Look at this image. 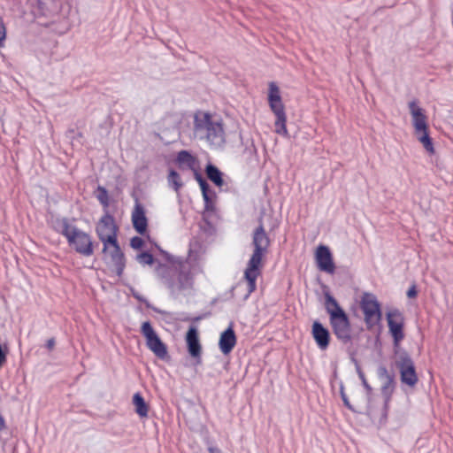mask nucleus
<instances>
[{
  "label": "nucleus",
  "instance_id": "obj_1",
  "mask_svg": "<svg viewBox=\"0 0 453 453\" xmlns=\"http://www.w3.org/2000/svg\"><path fill=\"white\" fill-rule=\"evenodd\" d=\"M251 245L253 251L243 272V279L248 285V294L245 298L257 289V280L262 273L265 259L271 245V240L262 219H259V225L253 230Z\"/></svg>",
  "mask_w": 453,
  "mask_h": 453
},
{
  "label": "nucleus",
  "instance_id": "obj_2",
  "mask_svg": "<svg viewBox=\"0 0 453 453\" xmlns=\"http://www.w3.org/2000/svg\"><path fill=\"white\" fill-rule=\"evenodd\" d=\"M318 280L324 296V307L329 317V324L337 340L342 344L352 341V326L349 314L342 307L337 299L332 295L329 287Z\"/></svg>",
  "mask_w": 453,
  "mask_h": 453
},
{
  "label": "nucleus",
  "instance_id": "obj_3",
  "mask_svg": "<svg viewBox=\"0 0 453 453\" xmlns=\"http://www.w3.org/2000/svg\"><path fill=\"white\" fill-rule=\"evenodd\" d=\"M359 307L364 314V321L368 331L374 332L375 344H381L380 335L382 325V304L377 296L370 292H364L361 296Z\"/></svg>",
  "mask_w": 453,
  "mask_h": 453
},
{
  "label": "nucleus",
  "instance_id": "obj_4",
  "mask_svg": "<svg viewBox=\"0 0 453 453\" xmlns=\"http://www.w3.org/2000/svg\"><path fill=\"white\" fill-rule=\"evenodd\" d=\"M267 100L271 111L276 117L274 122L275 133L284 137H289L287 129L285 106L282 103L280 88L274 81L269 83Z\"/></svg>",
  "mask_w": 453,
  "mask_h": 453
},
{
  "label": "nucleus",
  "instance_id": "obj_5",
  "mask_svg": "<svg viewBox=\"0 0 453 453\" xmlns=\"http://www.w3.org/2000/svg\"><path fill=\"white\" fill-rule=\"evenodd\" d=\"M393 354L395 357V365L398 369L402 385L414 388L419 379L411 354L405 349L394 351Z\"/></svg>",
  "mask_w": 453,
  "mask_h": 453
},
{
  "label": "nucleus",
  "instance_id": "obj_6",
  "mask_svg": "<svg viewBox=\"0 0 453 453\" xmlns=\"http://www.w3.org/2000/svg\"><path fill=\"white\" fill-rule=\"evenodd\" d=\"M140 334L144 337L147 348L157 358L164 361L170 359L167 345L161 340L150 320L142 323Z\"/></svg>",
  "mask_w": 453,
  "mask_h": 453
},
{
  "label": "nucleus",
  "instance_id": "obj_7",
  "mask_svg": "<svg viewBox=\"0 0 453 453\" xmlns=\"http://www.w3.org/2000/svg\"><path fill=\"white\" fill-rule=\"evenodd\" d=\"M385 316L388 327V334L393 340V352L403 349L401 347V342L405 337V319L403 313L398 308H390L386 311Z\"/></svg>",
  "mask_w": 453,
  "mask_h": 453
},
{
  "label": "nucleus",
  "instance_id": "obj_8",
  "mask_svg": "<svg viewBox=\"0 0 453 453\" xmlns=\"http://www.w3.org/2000/svg\"><path fill=\"white\" fill-rule=\"evenodd\" d=\"M103 259L107 265L114 266L116 274L122 276L126 268L127 259L121 250L118 239H111L108 242L103 243Z\"/></svg>",
  "mask_w": 453,
  "mask_h": 453
},
{
  "label": "nucleus",
  "instance_id": "obj_9",
  "mask_svg": "<svg viewBox=\"0 0 453 453\" xmlns=\"http://www.w3.org/2000/svg\"><path fill=\"white\" fill-rule=\"evenodd\" d=\"M66 240L68 245L73 249L75 252L84 257H90L94 254V242L91 236L76 226H72V230L66 237Z\"/></svg>",
  "mask_w": 453,
  "mask_h": 453
},
{
  "label": "nucleus",
  "instance_id": "obj_10",
  "mask_svg": "<svg viewBox=\"0 0 453 453\" xmlns=\"http://www.w3.org/2000/svg\"><path fill=\"white\" fill-rule=\"evenodd\" d=\"M187 352L190 357V365L197 367L203 364V347L199 338L198 329L196 326H189L185 334Z\"/></svg>",
  "mask_w": 453,
  "mask_h": 453
},
{
  "label": "nucleus",
  "instance_id": "obj_11",
  "mask_svg": "<svg viewBox=\"0 0 453 453\" xmlns=\"http://www.w3.org/2000/svg\"><path fill=\"white\" fill-rule=\"evenodd\" d=\"M131 196L134 200V207L131 216L133 227L137 234L142 236H145L150 242V236L148 230L149 220L146 216L145 208L141 203L139 196L135 191L132 192Z\"/></svg>",
  "mask_w": 453,
  "mask_h": 453
},
{
  "label": "nucleus",
  "instance_id": "obj_12",
  "mask_svg": "<svg viewBox=\"0 0 453 453\" xmlns=\"http://www.w3.org/2000/svg\"><path fill=\"white\" fill-rule=\"evenodd\" d=\"M119 226L115 223L113 215L108 211L99 219L96 233L102 243L108 242L111 239H118Z\"/></svg>",
  "mask_w": 453,
  "mask_h": 453
},
{
  "label": "nucleus",
  "instance_id": "obj_13",
  "mask_svg": "<svg viewBox=\"0 0 453 453\" xmlns=\"http://www.w3.org/2000/svg\"><path fill=\"white\" fill-rule=\"evenodd\" d=\"M314 258L318 269L321 272L334 274L335 272V264L333 253L330 248L324 244H319L315 250Z\"/></svg>",
  "mask_w": 453,
  "mask_h": 453
},
{
  "label": "nucleus",
  "instance_id": "obj_14",
  "mask_svg": "<svg viewBox=\"0 0 453 453\" xmlns=\"http://www.w3.org/2000/svg\"><path fill=\"white\" fill-rule=\"evenodd\" d=\"M311 334L320 350L328 349L332 339L331 333L320 320L316 319L312 322Z\"/></svg>",
  "mask_w": 453,
  "mask_h": 453
},
{
  "label": "nucleus",
  "instance_id": "obj_15",
  "mask_svg": "<svg viewBox=\"0 0 453 453\" xmlns=\"http://www.w3.org/2000/svg\"><path fill=\"white\" fill-rule=\"evenodd\" d=\"M237 343V336L234 329V322H230L227 327L222 331L219 339V349L220 352L227 356L229 355Z\"/></svg>",
  "mask_w": 453,
  "mask_h": 453
},
{
  "label": "nucleus",
  "instance_id": "obj_16",
  "mask_svg": "<svg viewBox=\"0 0 453 453\" xmlns=\"http://www.w3.org/2000/svg\"><path fill=\"white\" fill-rule=\"evenodd\" d=\"M175 278L177 281L175 280L174 290L180 292L192 287L193 277L187 262L178 261V265H176Z\"/></svg>",
  "mask_w": 453,
  "mask_h": 453
},
{
  "label": "nucleus",
  "instance_id": "obj_17",
  "mask_svg": "<svg viewBox=\"0 0 453 453\" xmlns=\"http://www.w3.org/2000/svg\"><path fill=\"white\" fill-rule=\"evenodd\" d=\"M31 12L35 17H47L58 12L59 4L57 0H29Z\"/></svg>",
  "mask_w": 453,
  "mask_h": 453
},
{
  "label": "nucleus",
  "instance_id": "obj_18",
  "mask_svg": "<svg viewBox=\"0 0 453 453\" xmlns=\"http://www.w3.org/2000/svg\"><path fill=\"white\" fill-rule=\"evenodd\" d=\"M408 106L410 113L412 118V126L414 127L415 132L428 129L429 127L427 124L425 111L418 104V101L416 99L411 101Z\"/></svg>",
  "mask_w": 453,
  "mask_h": 453
},
{
  "label": "nucleus",
  "instance_id": "obj_19",
  "mask_svg": "<svg viewBox=\"0 0 453 453\" xmlns=\"http://www.w3.org/2000/svg\"><path fill=\"white\" fill-rule=\"evenodd\" d=\"M203 138H206L211 145L220 147L225 143V131L223 124L220 121H212L209 128L203 134Z\"/></svg>",
  "mask_w": 453,
  "mask_h": 453
},
{
  "label": "nucleus",
  "instance_id": "obj_20",
  "mask_svg": "<svg viewBox=\"0 0 453 453\" xmlns=\"http://www.w3.org/2000/svg\"><path fill=\"white\" fill-rule=\"evenodd\" d=\"M377 376L380 380H385L380 388L382 396H392L395 388V374L390 373L385 365H380L377 368Z\"/></svg>",
  "mask_w": 453,
  "mask_h": 453
},
{
  "label": "nucleus",
  "instance_id": "obj_21",
  "mask_svg": "<svg viewBox=\"0 0 453 453\" xmlns=\"http://www.w3.org/2000/svg\"><path fill=\"white\" fill-rule=\"evenodd\" d=\"M155 272L157 277L163 280L166 287L172 291H174L176 267L173 269L158 261L155 268Z\"/></svg>",
  "mask_w": 453,
  "mask_h": 453
},
{
  "label": "nucleus",
  "instance_id": "obj_22",
  "mask_svg": "<svg viewBox=\"0 0 453 453\" xmlns=\"http://www.w3.org/2000/svg\"><path fill=\"white\" fill-rule=\"evenodd\" d=\"M213 119L209 112H198L194 116V131L196 136L203 138V134L211 125Z\"/></svg>",
  "mask_w": 453,
  "mask_h": 453
},
{
  "label": "nucleus",
  "instance_id": "obj_23",
  "mask_svg": "<svg viewBox=\"0 0 453 453\" xmlns=\"http://www.w3.org/2000/svg\"><path fill=\"white\" fill-rule=\"evenodd\" d=\"M204 172L208 180H210L216 187L221 189L225 185L223 172L211 161L206 164Z\"/></svg>",
  "mask_w": 453,
  "mask_h": 453
},
{
  "label": "nucleus",
  "instance_id": "obj_24",
  "mask_svg": "<svg viewBox=\"0 0 453 453\" xmlns=\"http://www.w3.org/2000/svg\"><path fill=\"white\" fill-rule=\"evenodd\" d=\"M49 224L55 232L62 234L65 238L69 235L73 226H70L69 219L67 218H61L54 215L50 217Z\"/></svg>",
  "mask_w": 453,
  "mask_h": 453
},
{
  "label": "nucleus",
  "instance_id": "obj_25",
  "mask_svg": "<svg viewBox=\"0 0 453 453\" xmlns=\"http://www.w3.org/2000/svg\"><path fill=\"white\" fill-rule=\"evenodd\" d=\"M175 163L180 169L186 166L188 169L191 170L196 166L198 160L197 157L194 156L191 151L187 150H181L178 152L176 156Z\"/></svg>",
  "mask_w": 453,
  "mask_h": 453
},
{
  "label": "nucleus",
  "instance_id": "obj_26",
  "mask_svg": "<svg viewBox=\"0 0 453 453\" xmlns=\"http://www.w3.org/2000/svg\"><path fill=\"white\" fill-rule=\"evenodd\" d=\"M132 403L134 407L135 413L140 418H142L148 417L149 404L146 403L141 392H136L133 395Z\"/></svg>",
  "mask_w": 453,
  "mask_h": 453
},
{
  "label": "nucleus",
  "instance_id": "obj_27",
  "mask_svg": "<svg viewBox=\"0 0 453 453\" xmlns=\"http://www.w3.org/2000/svg\"><path fill=\"white\" fill-rule=\"evenodd\" d=\"M417 139L423 145L426 152L430 155L435 153L433 138L429 134V128L419 132H415Z\"/></svg>",
  "mask_w": 453,
  "mask_h": 453
},
{
  "label": "nucleus",
  "instance_id": "obj_28",
  "mask_svg": "<svg viewBox=\"0 0 453 453\" xmlns=\"http://www.w3.org/2000/svg\"><path fill=\"white\" fill-rule=\"evenodd\" d=\"M202 196L205 212L214 211L216 210L215 202L217 199V194L215 190L211 188L208 190L207 193H203Z\"/></svg>",
  "mask_w": 453,
  "mask_h": 453
},
{
  "label": "nucleus",
  "instance_id": "obj_29",
  "mask_svg": "<svg viewBox=\"0 0 453 453\" xmlns=\"http://www.w3.org/2000/svg\"><path fill=\"white\" fill-rule=\"evenodd\" d=\"M167 181L169 187L176 192H179L183 186L180 173L173 168L168 170Z\"/></svg>",
  "mask_w": 453,
  "mask_h": 453
},
{
  "label": "nucleus",
  "instance_id": "obj_30",
  "mask_svg": "<svg viewBox=\"0 0 453 453\" xmlns=\"http://www.w3.org/2000/svg\"><path fill=\"white\" fill-rule=\"evenodd\" d=\"M95 196L104 208H108L110 205V197L108 190L105 187L98 185L95 190Z\"/></svg>",
  "mask_w": 453,
  "mask_h": 453
},
{
  "label": "nucleus",
  "instance_id": "obj_31",
  "mask_svg": "<svg viewBox=\"0 0 453 453\" xmlns=\"http://www.w3.org/2000/svg\"><path fill=\"white\" fill-rule=\"evenodd\" d=\"M135 259L143 265H153L158 261L150 250H143L136 255Z\"/></svg>",
  "mask_w": 453,
  "mask_h": 453
},
{
  "label": "nucleus",
  "instance_id": "obj_32",
  "mask_svg": "<svg viewBox=\"0 0 453 453\" xmlns=\"http://www.w3.org/2000/svg\"><path fill=\"white\" fill-rule=\"evenodd\" d=\"M131 293L134 298L137 301L145 304L146 308L152 310L153 311L160 314H170L169 312L163 311L154 305H152L144 296L138 293L134 288H131Z\"/></svg>",
  "mask_w": 453,
  "mask_h": 453
},
{
  "label": "nucleus",
  "instance_id": "obj_33",
  "mask_svg": "<svg viewBox=\"0 0 453 453\" xmlns=\"http://www.w3.org/2000/svg\"><path fill=\"white\" fill-rule=\"evenodd\" d=\"M353 362L355 363L356 365V369H357V375L362 382V385L363 387L365 388V391H366V395H367V397L370 399L372 394V388L371 387V385L368 383L366 378H365V375L364 373V372L362 371L361 367L359 366L357 359L355 357L352 358Z\"/></svg>",
  "mask_w": 453,
  "mask_h": 453
},
{
  "label": "nucleus",
  "instance_id": "obj_34",
  "mask_svg": "<svg viewBox=\"0 0 453 453\" xmlns=\"http://www.w3.org/2000/svg\"><path fill=\"white\" fill-rule=\"evenodd\" d=\"M210 314H211L210 312H207V313L200 314L196 317H191L187 312H179V313H177V316L174 319L179 321H182V322L191 321L193 323H196V322H198V321L207 318Z\"/></svg>",
  "mask_w": 453,
  "mask_h": 453
},
{
  "label": "nucleus",
  "instance_id": "obj_35",
  "mask_svg": "<svg viewBox=\"0 0 453 453\" xmlns=\"http://www.w3.org/2000/svg\"><path fill=\"white\" fill-rule=\"evenodd\" d=\"M242 143L245 146L243 153L251 157L257 153V149L255 147L254 142L252 139H247L244 143L242 137L241 136Z\"/></svg>",
  "mask_w": 453,
  "mask_h": 453
},
{
  "label": "nucleus",
  "instance_id": "obj_36",
  "mask_svg": "<svg viewBox=\"0 0 453 453\" xmlns=\"http://www.w3.org/2000/svg\"><path fill=\"white\" fill-rule=\"evenodd\" d=\"M154 244L157 247V249L159 250L160 254L164 257V258L167 262L171 263L172 265H178V261H182L181 259L174 257L169 252L161 249V247L159 245H157L156 242Z\"/></svg>",
  "mask_w": 453,
  "mask_h": 453
},
{
  "label": "nucleus",
  "instance_id": "obj_37",
  "mask_svg": "<svg viewBox=\"0 0 453 453\" xmlns=\"http://www.w3.org/2000/svg\"><path fill=\"white\" fill-rule=\"evenodd\" d=\"M340 395H341V398L343 402V405L349 411H351L352 412H355V409L353 407V405L350 403L349 402V399L348 397V395H346L345 393V390H344V385L342 382H341L340 384Z\"/></svg>",
  "mask_w": 453,
  "mask_h": 453
},
{
  "label": "nucleus",
  "instance_id": "obj_38",
  "mask_svg": "<svg viewBox=\"0 0 453 453\" xmlns=\"http://www.w3.org/2000/svg\"><path fill=\"white\" fill-rule=\"evenodd\" d=\"M130 246L132 249L141 250L145 246V242L141 236H134L130 239Z\"/></svg>",
  "mask_w": 453,
  "mask_h": 453
},
{
  "label": "nucleus",
  "instance_id": "obj_39",
  "mask_svg": "<svg viewBox=\"0 0 453 453\" xmlns=\"http://www.w3.org/2000/svg\"><path fill=\"white\" fill-rule=\"evenodd\" d=\"M6 40V27L2 17H0V48L4 47Z\"/></svg>",
  "mask_w": 453,
  "mask_h": 453
},
{
  "label": "nucleus",
  "instance_id": "obj_40",
  "mask_svg": "<svg viewBox=\"0 0 453 453\" xmlns=\"http://www.w3.org/2000/svg\"><path fill=\"white\" fill-rule=\"evenodd\" d=\"M418 291L415 283L411 284L406 292V296L409 299H414L418 296Z\"/></svg>",
  "mask_w": 453,
  "mask_h": 453
},
{
  "label": "nucleus",
  "instance_id": "obj_41",
  "mask_svg": "<svg viewBox=\"0 0 453 453\" xmlns=\"http://www.w3.org/2000/svg\"><path fill=\"white\" fill-rule=\"evenodd\" d=\"M191 171L193 172L194 178L198 184L206 180V179L203 176L200 170L196 166L191 169Z\"/></svg>",
  "mask_w": 453,
  "mask_h": 453
},
{
  "label": "nucleus",
  "instance_id": "obj_42",
  "mask_svg": "<svg viewBox=\"0 0 453 453\" xmlns=\"http://www.w3.org/2000/svg\"><path fill=\"white\" fill-rule=\"evenodd\" d=\"M199 188L201 189L202 195L203 193H207L210 188H211V185L207 180H204L203 182H201L198 184Z\"/></svg>",
  "mask_w": 453,
  "mask_h": 453
},
{
  "label": "nucleus",
  "instance_id": "obj_43",
  "mask_svg": "<svg viewBox=\"0 0 453 453\" xmlns=\"http://www.w3.org/2000/svg\"><path fill=\"white\" fill-rule=\"evenodd\" d=\"M55 345H56V340L54 337L48 339L45 342V348L50 351L54 349Z\"/></svg>",
  "mask_w": 453,
  "mask_h": 453
},
{
  "label": "nucleus",
  "instance_id": "obj_44",
  "mask_svg": "<svg viewBox=\"0 0 453 453\" xmlns=\"http://www.w3.org/2000/svg\"><path fill=\"white\" fill-rule=\"evenodd\" d=\"M384 401H383V406H382V411H388L389 410V403L391 401V398L392 396H382Z\"/></svg>",
  "mask_w": 453,
  "mask_h": 453
},
{
  "label": "nucleus",
  "instance_id": "obj_45",
  "mask_svg": "<svg viewBox=\"0 0 453 453\" xmlns=\"http://www.w3.org/2000/svg\"><path fill=\"white\" fill-rule=\"evenodd\" d=\"M388 411H382L379 420L380 425H385L388 420Z\"/></svg>",
  "mask_w": 453,
  "mask_h": 453
},
{
  "label": "nucleus",
  "instance_id": "obj_46",
  "mask_svg": "<svg viewBox=\"0 0 453 453\" xmlns=\"http://www.w3.org/2000/svg\"><path fill=\"white\" fill-rule=\"evenodd\" d=\"M206 213L207 212H205V211H203V219L205 222L207 227H209L210 229H214L212 223L208 219H206Z\"/></svg>",
  "mask_w": 453,
  "mask_h": 453
},
{
  "label": "nucleus",
  "instance_id": "obj_47",
  "mask_svg": "<svg viewBox=\"0 0 453 453\" xmlns=\"http://www.w3.org/2000/svg\"><path fill=\"white\" fill-rule=\"evenodd\" d=\"M75 134L76 132L74 128H68V130L66 131V136L71 139H75Z\"/></svg>",
  "mask_w": 453,
  "mask_h": 453
},
{
  "label": "nucleus",
  "instance_id": "obj_48",
  "mask_svg": "<svg viewBox=\"0 0 453 453\" xmlns=\"http://www.w3.org/2000/svg\"><path fill=\"white\" fill-rule=\"evenodd\" d=\"M209 453H223L222 450L218 447L210 446L208 448Z\"/></svg>",
  "mask_w": 453,
  "mask_h": 453
},
{
  "label": "nucleus",
  "instance_id": "obj_49",
  "mask_svg": "<svg viewBox=\"0 0 453 453\" xmlns=\"http://www.w3.org/2000/svg\"><path fill=\"white\" fill-rule=\"evenodd\" d=\"M6 427L4 418L0 415V431H3Z\"/></svg>",
  "mask_w": 453,
  "mask_h": 453
},
{
  "label": "nucleus",
  "instance_id": "obj_50",
  "mask_svg": "<svg viewBox=\"0 0 453 453\" xmlns=\"http://www.w3.org/2000/svg\"><path fill=\"white\" fill-rule=\"evenodd\" d=\"M83 137V134L82 132H76L75 134V139H78V138H82Z\"/></svg>",
  "mask_w": 453,
  "mask_h": 453
}]
</instances>
